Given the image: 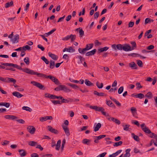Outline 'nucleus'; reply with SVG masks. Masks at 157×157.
Listing matches in <instances>:
<instances>
[{"instance_id": "a18cd8bd", "label": "nucleus", "mask_w": 157, "mask_h": 157, "mask_svg": "<svg viewBox=\"0 0 157 157\" xmlns=\"http://www.w3.org/2000/svg\"><path fill=\"white\" fill-rule=\"evenodd\" d=\"M51 102L54 105H56L57 104H61V102L59 100H51Z\"/></svg>"}, {"instance_id": "5701e85b", "label": "nucleus", "mask_w": 157, "mask_h": 157, "mask_svg": "<svg viewBox=\"0 0 157 157\" xmlns=\"http://www.w3.org/2000/svg\"><path fill=\"white\" fill-rule=\"evenodd\" d=\"M109 48L107 47H105L103 48H101L98 49V52L99 53L103 52L104 51H105L108 50Z\"/></svg>"}, {"instance_id": "864d4df0", "label": "nucleus", "mask_w": 157, "mask_h": 157, "mask_svg": "<svg viewBox=\"0 0 157 157\" xmlns=\"http://www.w3.org/2000/svg\"><path fill=\"white\" fill-rule=\"evenodd\" d=\"M122 126L124 127V130L126 131L128 130L129 127L130 126L128 124H126L125 125H123Z\"/></svg>"}, {"instance_id": "f8f14e48", "label": "nucleus", "mask_w": 157, "mask_h": 157, "mask_svg": "<svg viewBox=\"0 0 157 157\" xmlns=\"http://www.w3.org/2000/svg\"><path fill=\"white\" fill-rule=\"evenodd\" d=\"M129 66L132 69H137L138 66L134 62H132L129 63Z\"/></svg>"}, {"instance_id": "b1692460", "label": "nucleus", "mask_w": 157, "mask_h": 157, "mask_svg": "<svg viewBox=\"0 0 157 157\" xmlns=\"http://www.w3.org/2000/svg\"><path fill=\"white\" fill-rule=\"evenodd\" d=\"M85 83L86 85L88 86H94V84L87 79L85 80Z\"/></svg>"}, {"instance_id": "4468645a", "label": "nucleus", "mask_w": 157, "mask_h": 157, "mask_svg": "<svg viewBox=\"0 0 157 157\" xmlns=\"http://www.w3.org/2000/svg\"><path fill=\"white\" fill-rule=\"evenodd\" d=\"M131 110L132 112V113L133 115V116L136 117L137 118V110L136 108L132 107L131 109Z\"/></svg>"}, {"instance_id": "dca6fc26", "label": "nucleus", "mask_w": 157, "mask_h": 157, "mask_svg": "<svg viewBox=\"0 0 157 157\" xmlns=\"http://www.w3.org/2000/svg\"><path fill=\"white\" fill-rule=\"evenodd\" d=\"M96 51V49H94L90 52H87L86 54V56H90L93 55L95 53Z\"/></svg>"}, {"instance_id": "f704fd0d", "label": "nucleus", "mask_w": 157, "mask_h": 157, "mask_svg": "<svg viewBox=\"0 0 157 157\" xmlns=\"http://www.w3.org/2000/svg\"><path fill=\"white\" fill-rule=\"evenodd\" d=\"M13 2L11 1L10 2H8L5 4V7L6 8L9 7L10 6H13Z\"/></svg>"}, {"instance_id": "412c9836", "label": "nucleus", "mask_w": 157, "mask_h": 157, "mask_svg": "<svg viewBox=\"0 0 157 157\" xmlns=\"http://www.w3.org/2000/svg\"><path fill=\"white\" fill-rule=\"evenodd\" d=\"M61 141L60 140H59L57 143V144H56V149L57 150H59V148L61 146Z\"/></svg>"}, {"instance_id": "5fc2aeb1", "label": "nucleus", "mask_w": 157, "mask_h": 157, "mask_svg": "<svg viewBox=\"0 0 157 157\" xmlns=\"http://www.w3.org/2000/svg\"><path fill=\"white\" fill-rule=\"evenodd\" d=\"M136 85L137 86V89L138 90H139L140 88H142V86L140 85V82H137L136 83Z\"/></svg>"}, {"instance_id": "8fccbe9b", "label": "nucleus", "mask_w": 157, "mask_h": 157, "mask_svg": "<svg viewBox=\"0 0 157 157\" xmlns=\"http://www.w3.org/2000/svg\"><path fill=\"white\" fill-rule=\"evenodd\" d=\"M99 83L98 82H96V85L97 86L99 89L102 88L103 86V83H101L100 84V85H99Z\"/></svg>"}, {"instance_id": "39448f33", "label": "nucleus", "mask_w": 157, "mask_h": 157, "mask_svg": "<svg viewBox=\"0 0 157 157\" xmlns=\"http://www.w3.org/2000/svg\"><path fill=\"white\" fill-rule=\"evenodd\" d=\"M140 126L142 130L146 133L150 134L151 133V130L146 127L144 123L141 124Z\"/></svg>"}, {"instance_id": "cd10ccee", "label": "nucleus", "mask_w": 157, "mask_h": 157, "mask_svg": "<svg viewBox=\"0 0 157 157\" xmlns=\"http://www.w3.org/2000/svg\"><path fill=\"white\" fill-rule=\"evenodd\" d=\"M87 51L85 48L82 49L81 48H79L78 49V51L81 54H84L85 53V51Z\"/></svg>"}, {"instance_id": "6e6552de", "label": "nucleus", "mask_w": 157, "mask_h": 157, "mask_svg": "<svg viewBox=\"0 0 157 157\" xmlns=\"http://www.w3.org/2000/svg\"><path fill=\"white\" fill-rule=\"evenodd\" d=\"M28 131L31 134H34L36 131L35 128L32 126H29L27 128Z\"/></svg>"}, {"instance_id": "de8ad7c7", "label": "nucleus", "mask_w": 157, "mask_h": 157, "mask_svg": "<svg viewBox=\"0 0 157 157\" xmlns=\"http://www.w3.org/2000/svg\"><path fill=\"white\" fill-rule=\"evenodd\" d=\"M144 97V95L142 93H139L137 94V98L140 99H142Z\"/></svg>"}, {"instance_id": "c9c22d12", "label": "nucleus", "mask_w": 157, "mask_h": 157, "mask_svg": "<svg viewBox=\"0 0 157 157\" xmlns=\"http://www.w3.org/2000/svg\"><path fill=\"white\" fill-rule=\"evenodd\" d=\"M55 62L53 60H51L49 65V67L51 69H53L55 67Z\"/></svg>"}, {"instance_id": "473e14b6", "label": "nucleus", "mask_w": 157, "mask_h": 157, "mask_svg": "<svg viewBox=\"0 0 157 157\" xmlns=\"http://www.w3.org/2000/svg\"><path fill=\"white\" fill-rule=\"evenodd\" d=\"M150 136L149 137L151 138H154L157 140V135L155 134L154 133H152L151 132V133L150 134Z\"/></svg>"}, {"instance_id": "4d7b16f0", "label": "nucleus", "mask_w": 157, "mask_h": 157, "mask_svg": "<svg viewBox=\"0 0 157 157\" xmlns=\"http://www.w3.org/2000/svg\"><path fill=\"white\" fill-rule=\"evenodd\" d=\"M40 120L41 122H44L47 120L46 116L44 117H41L40 118Z\"/></svg>"}, {"instance_id": "6ab92c4d", "label": "nucleus", "mask_w": 157, "mask_h": 157, "mask_svg": "<svg viewBox=\"0 0 157 157\" xmlns=\"http://www.w3.org/2000/svg\"><path fill=\"white\" fill-rule=\"evenodd\" d=\"M20 155L21 157H24L26 155V153L24 149H21L18 150Z\"/></svg>"}, {"instance_id": "aec40b11", "label": "nucleus", "mask_w": 157, "mask_h": 157, "mask_svg": "<svg viewBox=\"0 0 157 157\" xmlns=\"http://www.w3.org/2000/svg\"><path fill=\"white\" fill-rule=\"evenodd\" d=\"M48 55L52 59L55 60H57L58 58V56H57L51 53L50 52L48 53Z\"/></svg>"}, {"instance_id": "4be33fe9", "label": "nucleus", "mask_w": 157, "mask_h": 157, "mask_svg": "<svg viewBox=\"0 0 157 157\" xmlns=\"http://www.w3.org/2000/svg\"><path fill=\"white\" fill-rule=\"evenodd\" d=\"M130 44L132 45V47H131V50H132L136 48V45L135 41H131Z\"/></svg>"}, {"instance_id": "3c124183", "label": "nucleus", "mask_w": 157, "mask_h": 157, "mask_svg": "<svg viewBox=\"0 0 157 157\" xmlns=\"http://www.w3.org/2000/svg\"><path fill=\"white\" fill-rule=\"evenodd\" d=\"M30 49V47L28 45H26L22 47L23 50L26 51V50H29Z\"/></svg>"}, {"instance_id": "423d86ee", "label": "nucleus", "mask_w": 157, "mask_h": 157, "mask_svg": "<svg viewBox=\"0 0 157 157\" xmlns=\"http://www.w3.org/2000/svg\"><path fill=\"white\" fill-rule=\"evenodd\" d=\"M123 44H119L117 45L116 44H113L112 45L111 47L113 49L115 50H117V49L118 50H122V49Z\"/></svg>"}, {"instance_id": "2f4dec72", "label": "nucleus", "mask_w": 157, "mask_h": 157, "mask_svg": "<svg viewBox=\"0 0 157 157\" xmlns=\"http://www.w3.org/2000/svg\"><path fill=\"white\" fill-rule=\"evenodd\" d=\"M106 104L110 107H114V105L110 101H106Z\"/></svg>"}, {"instance_id": "ddd939ff", "label": "nucleus", "mask_w": 157, "mask_h": 157, "mask_svg": "<svg viewBox=\"0 0 157 157\" xmlns=\"http://www.w3.org/2000/svg\"><path fill=\"white\" fill-rule=\"evenodd\" d=\"M19 36L18 34H16L14 36V38L13 39H11V40L13 42V43H17L19 41Z\"/></svg>"}, {"instance_id": "9b49d317", "label": "nucleus", "mask_w": 157, "mask_h": 157, "mask_svg": "<svg viewBox=\"0 0 157 157\" xmlns=\"http://www.w3.org/2000/svg\"><path fill=\"white\" fill-rule=\"evenodd\" d=\"M106 136V135H101L99 136H95V137L96 139H94V142L95 143H98L99 142L98 140H100L102 138H103Z\"/></svg>"}, {"instance_id": "37998d69", "label": "nucleus", "mask_w": 157, "mask_h": 157, "mask_svg": "<svg viewBox=\"0 0 157 157\" xmlns=\"http://www.w3.org/2000/svg\"><path fill=\"white\" fill-rule=\"evenodd\" d=\"M8 79V77L4 78L0 77V80L6 83H7Z\"/></svg>"}, {"instance_id": "393cba45", "label": "nucleus", "mask_w": 157, "mask_h": 157, "mask_svg": "<svg viewBox=\"0 0 157 157\" xmlns=\"http://www.w3.org/2000/svg\"><path fill=\"white\" fill-rule=\"evenodd\" d=\"M90 140L85 139L83 140L82 141V143L84 144H86L87 145H90Z\"/></svg>"}, {"instance_id": "79ce46f5", "label": "nucleus", "mask_w": 157, "mask_h": 157, "mask_svg": "<svg viewBox=\"0 0 157 157\" xmlns=\"http://www.w3.org/2000/svg\"><path fill=\"white\" fill-rule=\"evenodd\" d=\"M63 90L65 92H67L71 91V90L68 88L66 86L63 85Z\"/></svg>"}, {"instance_id": "2eb2a0df", "label": "nucleus", "mask_w": 157, "mask_h": 157, "mask_svg": "<svg viewBox=\"0 0 157 157\" xmlns=\"http://www.w3.org/2000/svg\"><path fill=\"white\" fill-rule=\"evenodd\" d=\"M62 128L64 130L65 133L67 136H69L70 135L68 128L67 126L63 125Z\"/></svg>"}, {"instance_id": "1a4fd4ad", "label": "nucleus", "mask_w": 157, "mask_h": 157, "mask_svg": "<svg viewBox=\"0 0 157 157\" xmlns=\"http://www.w3.org/2000/svg\"><path fill=\"white\" fill-rule=\"evenodd\" d=\"M60 99L61 100V104L62 103H68L71 101H72V98H69L68 99H66L64 98L62 96H61Z\"/></svg>"}, {"instance_id": "f03ea898", "label": "nucleus", "mask_w": 157, "mask_h": 157, "mask_svg": "<svg viewBox=\"0 0 157 157\" xmlns=\"http://www.w3.org/2000/svg\"><path fill=\"white\" fill-rule=\"evenodd\" d=\"M76 38V36L75 35L71 34L70 35H68L66 37L62 39L63 40H67L69 39H71V42H73Z\"/></svg>"}, {"instance_id": "6e6d98bb", "label": "nucleus", "mask_w": 157, "mask_h": 157, "mask_svg": "<svg viewBox=\"0 0 157 157\" xmlns=\"http://www.w3.org/2000/svg\"><path fill=\"white\" fill-rule=\"evenodd\" d=\"M77 57L79 59L81 63H82V61H85V59L81 56H78Z\"/></svg>"}, {"instance_id": "20e7f679", "label": "nucleus", "mask_w": 157, "mask_h": 157, "mask_svg": "<svg viewBox=\"0 0 157 157\" xmlns=\"http://www.w3.org/2000/svg\"><path fill=\"white\" fill-rule=\"evenodd\" d=\"M140 126L142 130L146 133L150 134L151 133V130L146 127L144 123L141 124Z\"/></svg>"}, {"instance_id": "7c9ffc66", "label": "nucleus", "mask_w": 157, "mask_h": 157, "mask_svg": "<svg viewBox=\"0 0 157 157\" xmlns=\"http://www.w3.org/2000/svg\"><path fill=\"white\" fill-rule=\"evenodd\" d=\"M28 144L29 145L32 146H35L37 144V143L35 141H30L29 142Z\"/></svg>"}, {"instance_id": "774afa93", "label": "nucleus", "mask_w": 157, "mask_h": 157, "mask_svg": "<svg viewBox=\"0 0 157 157\" xmlns=\"http://www.w3.org/2000/svg\"><path fill=\"white\" fill-rule=\"evenodd\" d=\"M52 155V154H47L42 155L41 157H51Z\"/></svg>"}, {"instance_id": "f257e3e1", "label": "nucleus", "mask_w": 157, "mask_h": 157, "mask_svg": "<svg viewBox=\"0 0 157 157\" xmlns=\"http://www.w3.org/2000/svg\"><path fill=\"white\" fill-rule=\"evenodd\" d=\"M0 63L2 65L6 66L13 67L16 68L18 69L21 70L24 72L30 75H36L40 77H45V78H49L51 79V81L54 82L56 85H59L60 83L57 78L52 75H49L47 76L45 74L35 72L33 71L30 70L28 68H22L21 67L18 66L16 64H14L12 63H4L3 62H1Z\"/></svg>"}, {"instance_id": "f3484780", "label": "nucleus", "mask_w": 157, "mask_h": 157, "mask_svg": "<svg viewBox=\"0 0 157 157\" xmlns=\"http://www.w3.org/2000/svg\"><path fill=\"white\" fill-rule=\"evenodd\" d=\"M110 119H111V121L114 122L115 123L118 125H119L121 124V122L119 120L116 118H115L113 117L108 118V119L109 120Z\"/></svg>"}, {"instance_id": "7ed1b4c3", "label": "nucleus", "mask_w": 157, "mask_h": 157, "mask_svg": "<svg viewBox=\"0 0 157 157\" xmlns=\"http://www.w3.org/2000/svg\"><path fill=\"white\" fill-rule=\"evenodd\" d=\"M31 83L34 86L38 88L40 90H44L45 88L44 86L41 83L36 82L34 81L31 82Z\"/></svg>"}, {"instance_id": "052dcab7", "label": "nucleus", "mask_w": 157, "mask_h": 157, "mask_svg": "<svg viewBox=\"0 0 157 157\" xmlns=\"http://www.w3.org/2000/svg\"><path fill=\"white\" fill-rule=\"evenodd\" d=\"M51 132L55 134H58L59 133V132L57 130L53 128L52 129V131H51Z\"/></svg>"}, {"instance_id": "9d476101", "label": "nucleus", "mask_w": 157, "mask_h": 157, "mask_svg": "<svg viewBox=\"0 0 157 157\" xmlns=\"http://www.w3.org/2000/svg\"><path fill=\"white\" fill-rule=\"evenodd\" d=\"M122 50L128 52L131 51V46L128 44H123Z\"/></svg>"}, {"instance_id": "0eeeda50", "label": "nucleus", "mask_w": 157, "mask_h": 157, "mask_svg": "<svg viewBox=\"0 0 157 157\" xmlns=\"http://www.w3.org/2000/svg\"><path fill=\"white\" fill-rule=\"evenodd\" d=\"M105 109L103 108L98 106V108L96 109V111L101 112V113L105 116H109V115L106 112L104 111Z\"/></svg>"}, {"instance_id": "49530a36", "label": "nucleus", "mask_w": 157, "mask_h": 157, "mask_svg": "<svg viewBox=\"0 0 157 157\" xmlns=\"http://www.w3.org/2000/svg\"><path fill=\"white\" fill-rule=\"evenodd\" d=\"M24 61L27 65H29V64L30 62L28 57H26L25 58Z\"/></svg>"}, {"instance_id": "c85d7f7f", "label": "nucleus", "mask_w": 157, "mask_h": 157, "mask_svg": "<svg viewBox=\"0 0 157 157\" xmlns=\"http://www.w3.org/2000/svg\"><path fill=\"white\" fill-rule=\"evenodd\" d=\"M0 105L4 106L8 108L10 106V104L8 102H0Z\"/></svg>"}, {"instance_id": "13d9d810", "label": "nucleus", "mask_w": 157, "mask_h": 157, "mask_svg": "<svg viewBox=\"0 0 157 157\" xmlns=\"http://www.w3.org/2000/svg\"><path fill=\"white\" fill-rule=\"evenodd\" d=\"M16 121L22 124H24L25 123V121L22 119L16 120Z\"/></svg>"}, {"instance_id": "e433bc0d", "label": "nucleus", "mask_w": 157, "mask_h": 157, "mask_svg": "<svg viewBox=\"0 0 157 157\" xmlns=\"http://www.w3.org/2000/svg\"><path fill=\"white\" fill-rule=\"evenodd\" d=\"M144 96L147 97L149 99H151L152 97V94L151 92H149Z\"/></svg>"}, {"instance_id": "69168bd1", "label": "nucleus", "mask_w": 157, "mask_h": 157, "mask_svg": "<svg viewBox=\"0 0 157 157\" xmlns=\"http://www.w3.org/2000/svg\"><path fill=\"white\" fill-rule=\"evenodd\" d=\"M37 47L40 49L42 51H44V48L40 44L38 45H37Z\"/></svg>"}, {"instance_id": "72a5a7b5", "label": "nucleus", "mask_w": 157, "mask_h": 157, "mask_svg": "<svg viewBox=\"0 0 157 157\" xmlns=\"http://www.w3.org/2000/svg\"><path fill=\"white\" fill-rule=\"evenodd\" d=\"M41 59H42L46 64H49V61L44 56L41 57Z\"/></svg>"}, {"instance_id": "a19ab883", "label": "nucleus", "mask_w": 157, "mask_h": 157, "mask_svg": "<svg viewBox=\"0 0 157 157\" xmlns=\"http://www.w3.org/2000/svg\"><path fill=\"white\" fill-rule=\"evenodd\" d=\"M123 144V142L121 141H120L119 142H116L114 144H113V146L114 147H117Z\"/></svg>"}, {"instance_id": "603ef678", "label": "nucleus", "mask_w": 157, "mask_h": 157, "mask_svg": "<svg viewBox=\"0 0 157 157\" xmlns=\"http://www.w3.org/2000/svg\"><path fill=\"white\" fill-rule=\"evenodd\" d=\"M124 90V87L123 86L120 87L118 90V93L120 94L122 93Z\"/></svg>"}, {"instance_id": "680f3d73", "label": "nucleus", "mask_w": 157, "mask_h": 157, "mask_svg": "<svg viewBox=\"0 0 157 157\" xmlns=\"http://www.w3.org/2000/svg\"><path fill=\"white\" fill-rule=\"evenodd\" d=\"M105 140L106 142V144H111L112 142V141L108 140H110V138H105Z\"/></svg>"}, {"instance_id": "bb28decb", "label": "nucleus", "mask_w": 157, "mask_h": 157, "mask_svg": "<svg viewBox=\"0 0 157 157\" xmlns=\"http://www.w3.org/2000/svg\"><path fill=\"white\" fill-rule=\"evenodd\" d=\"M132 136L133 139L136 141H140V139L139 137L137 136L134 133H132L131 134Z\"/></svg>"}, {"instance_id": "4c0bfd02", "label": "nucleus", "mask_w": 157, "mask_h": 157, "mask_svg": "<svg viewBox=\"0 0 157 157\" xmlns=\"http://www.w3.org/2000/svg\"><path fill=\"white\" fill-rule=\"evenodd\" d=\"M22 109L23 110H25L27 111H28L29 112H31L32 111V109L27 106H23L22 107Z\"/></svg>"}, {"instance_id": "a211bd4d", "label": "nucleus", "mask_w": 157, "mask_h": 157, "mask_svg": "<svg viewBox=\"0 0 157 157\" xmlns=\"http://www.w3.org/2000/svg\"><path fill=\"white\" fill-rule=\"evenodd\" d=\"M13 95L17 98H21L23 96V95L21 94L18 92L16 91L12 93Z\"/></svg>"}, {"instance_id": "a878e982", "label": "nucleus", "mask_w": 157, "mask_h": 157, "mask_svg": "<svg viewBox=\"0 0 157 157\" xmlns=\"http://www.w3.org/2000/svg\"><path fill=\"white\" fill-rule=\"evenodd\" d=\"M101 127V124L99 123H98L94 128V132L98 131Z\"/></svg>"}, {"instance_id": "bf43d9fd", "label": "nucleus", "mask_w": 157, "mask_h": 157, "mask_svg": "<svg viewBox=\"0 0 157 157\" xmlns=\"http://www.w3.org/2000/svg\"><path fill=\"white\" fill-rule=\"evenodd\" d=\"M56 146V141L53 139L52 140V141L51 143V146L54 147L55 146Z\"/></svg>"}, {"instance_id": "e2e57ef3", "label": "nucleus", "mask_w": 157, "mask_h": 157, "mask_svg": "<svg viewBox=\"0 0 157 157\" xmlns=\"http://www.w3.org/2000/svg\"><path fill=\"white\" fill-rule=\"evenodd\" d=\"M134 24V22L130 21L128 24V27H132L133 26Z\"/></svg>"}, {"instance_id": "09e8293b", "label": "nucleus", "mask_w": 157, "mask_h": 157, "mask_svg": "<svg viewBox=\"0 0 157 157\" xmlns=\"http://www.w3.org/2000/svg\"><path fill=\"white\" fill-rule=\"evenodd\" d=\"M137 61L138 66L140 67H142L143 66V64L142 61L140 60H137Z\"/></svg>"}, {"instance_id": "c756f323", "label": "nucleus", "mask_w": 157, "mask_h": 157, "mask_svg": "<svg viewBox=\"0 0 157 157\" xmlns=\"http://www.w3.org/2000/svg\"><path fill=\"white\" fill-rule=\"evenodd\" d=\"M16 82V80L15 79L13 78H8L7 83L13 82L14 84H15Z\"/></svg>"}, {"instance_id": "ea45409f", "label": "nucleus", "mask_w": 157, "mask_h": 157, "mask_svg": "<svg viewBox=\"0 0 157 157\" xmlns=\"http://www.w3.org/2000/svg\"><path fill=\"white\" fill-rule=\"evenodd\" d=\"M75 51V50L73 48L70 47L69 48H67V51L70 52H74Z\"/></svg>"}, {"instance_id": "338daca9", "label": "nucleus", "mask_w": 157, "mask_h": 157, "mask_svg": "<svg viewBox=\"0 0 157 157\" xmlns=\"http://www.w3.org/2000/svg\"><path fill=\"white\" fill-rule=\"evenodd\" d=\"M31 157H38L39 155L36 153H33L31 155Z\"/></svg>"}, {"instance_id": "58836bf2", "label": "nucleus", "mask_w": 157, "mask_h": 157, "mask_svg": "<svg viewBox=\"0 0 157 157\" xmlns=\"http://www.w3.org/2000/svg\"><path fill=\"white\" fill-rule=\"evenodd\" d=\"M79 33L80 37H82L84 35V32L82 28H81L79 30Z\"/></svg>"}, {"instance_id": "0e129e2a", "label": "nucleus", "mask_w": 157, "mask_h": 157, "mask_svg": "<svg viewBox=\"0 0 157 157\" xmlns=\"http://www.w3.org/2000/svg\"><path fill=\"white\" fill-rule=\"evenodd\" d=\"M99 15V12H96L94 15V18L97 19L98 18Z\"/></svg>"}, {"instance_id": "c03bdc74", "label": "nucleus", "mask_w": 157, "mask_h": 157, "mask_svg": "<svg viewBox=\"0 0 157 157\" xmlns=\"http://www.w3.org/2000/svg\"><path fill=\"white\" fill-rule=\"evenodd\" d=\"M61 96H57L51 94V99H59L60 98Z\"/></svg>"}]
</instances>
